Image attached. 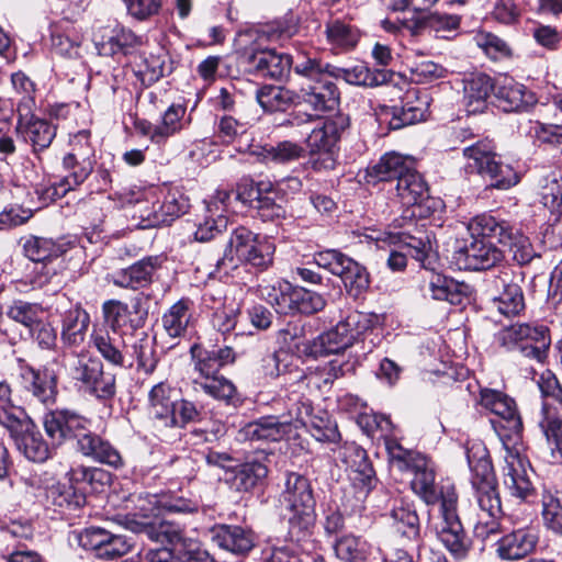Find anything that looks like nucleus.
I'll return each instance as SVG.
<instances>
[{
    "instance_id": "nucleus-1",
    "label": "nucleus",
    "mask_w": 562,
    "mask_h": 562,
    "mask_svg": "<svg viewBox=\"0 0 562 562\" xmlns=\"http://www.w3.org/2000/svg\"><path fill=\"white\" fill-rule=\"evenodd\" d=\"M468 464L471 470L473 497L479 506L476 530L483 526L485 533H493L498 528L503 516L501 495L492 461L485 446L474 442L467 448Z\"/></svg>"
},
{
    "instance_id": "nucleus-2",
    "label": "nucleus",
    "mask_w": 562,
    "mask_h": 562,
    "mask_svg": "<svg viewBox=\"0 0 562 562\" xmlns=\"http://www.w3.org/2000/svg\"><path fill=\"white\" fill-rule=\"evenodd\" d=\"M325 66V61L311 56H297L294 64V71L302 79L297 102L316 113L334 111L339 103V91Z\"/></svg>"
},
{
    "instance_id": "nucleus-3",
    "label": "nucleus",
    "mask_w": 562,
    "mask_h": 562,
    "mask_svg": "<svg viewBox=\"0 0 562 562\" xmlns=\"http://www.w3.org/2000/svg\"><path fill=\"white\" fill-rule=\"evenodd\" d=\"M274 250V245L268 239L239 226L232 232L223 256L216 262V269L218 272L229 274L244 262L259 270H266L273 262Z\"/></svg>"
},
{
    "instance_id": "nucleus-4",
    "label": "nucleus",
    "mask_w": 562,
    "mask_h": 562,
    "mask_svg": "<svg viewBox=\"0 0 562 562\" xmlns=\"http://www.w3.org/2000/svg\"><path fill=\"white\" fill-rule=\"evenodd\" d=\"M278 501L288 519L290 535L305 536L315 521V498L310 480L300 473L288 472Z\"/></svg>"
},
{
    "instance_id": "nucleus-5",
    "label": "nucleus",
    "mask_w": 562,
    "mask_h": 562,
    "mask_svg": "<svg viewBox=\"0 0 562 562\" xmlns=\"http://www.w3.org/2000/svg\"><path fill=\"white\" fill-rule=\"evenodd\" d=\"M148 413L157 426L183 428L199 420L200 411L166 382L154 385L148 394Z\"/></svg>"
},
{
    "instance_id": "nucleus-6",
    "label": "nucleus",
    "mask_w": 562,
    "mask_h": 562,
    "mask_svg": "<svg viewBox=\"0 0 562 562\" xmlns=\"http://www.w3.org/2000/svg\"><path fill=\"white\" fill-rule=\"evenodd\" d=\"M495 149L494 143L487 138L464 146V168L467 172H476L487 178L491 187L505 190L517 184L519 177L510 165L499 160Z\"/></svg>"
},
{
    "instance_id": "nucleus-7",
    "label": "nucleus",
    "mask_w": 562,
    "mask_h": 562,
    "mask_svg": "<svg viewBox=\"0 0 562 562\" xmlns=\"http://www.w3.org/2000/svg\"><path fill=\"white\" fill-rule=\"evenodd\" d=\"M67 370L81 390L99 400L115 395V375L104 371L100 359L87 353H76L68 359Z\"/></svg>"
},
{
    "instance_id": "nucleus-8",
    "label": "nucleus",
    "mask_w": 562,
    "mask_h": 562,
    "mask_svg": "<svg viewBox=\"0 0 562 562\" xmlns=\"http://www.w3.org/2000/svg\"><path fill=\"white\" fill-rule=\"evenodd\" d=\"M502 346L510 349L516 345L520 346L521 353L529 359L543 363L548 357L551 344L550 330L539 324H514L504 328L498 334Z\"/></svg>"
},
{
    "instance_id": "nucleus-9",
    "label": "nucleus",
    "mask_w": 562,
    "mask_h": 562,
    "mask_svg": "<svg viewBox=\"0 0 562 562\" xmlns=\"http://www.w3.org/2000/svg\"><path fill=\"white\" fill-rule=\"evenodd\" d=\"M317 268L338 276L349 295L358 297L369 288V274L364 267L336 249L319 251L314 256Z\"/></svg>"
},
{
    "instance_id": "nucleus-10",
    "label": "nucleus",
    "mask_w": 562,
    "mask_h": 562,
    "mask_svg": "<svg viewBox=\"0 0 562 562\" xmlns=\"http://www.w3.org/2000/svg\"><path fill=\"white\" fill-rule=\"evenodd\" d=\"M370 324L371 319L367 314L352 311L335 327L318 336L314 341L313 352L315 355L338 353L350 347L357 337L370 327Z\"/></svg>"
},
{
    "instance_id": "nucleus-11",
    "label": "nucleus",
    "mask_w": 562,
    "mask_h": 562,
    "mask_svg": "<svg viewBox=\"0 0 562 562\" xmlns=\"http://www.w3.org/2000/svg\"><path fill=\"white\" fill-rule=\"evenodd\" d=\"M505 456L502 468V481L509 495L527 501L533 495L535 488L529 477V461L521 454V445L514 442L508 445L504 441Z\"/></svg>"
},
{
    "instance_id": "nucleus-12",
    "label": "nucleus",
    "mask_w": 562,
    "mask_h": 562,
    "mask_svg": "<svg viewBox=\"0 0 562 562\" xmlns=\"http://www.w3.org/2000/svg\"><path fill=\"white\" fill-rule=\"evenodd\" d=\"M453 262L460 270H487L505 259L504 251L490 239L472 238L453 251Z\"/></svg>"
},
{
    "instance_id": "nucleus-13",
    "label": "nucleus",
    "mask_w": 562,
    "mask_h": 562,
    "mask_svg": "<svg viewBox=\"0 0 562 562\" xmlns=\"http://www.w3.org/2000/svg\"><path fill=\"white\" fill-rule=\"evenodd\" d=\"M340 456L349 469V479L356 490V498L360 505L378 484L375 471L368 459L366 450L355 443L345 445Z\"/></svg>"
},
{
    "instance_id": "nucleus-14",
    "label": "nucleus",
    "mask_w": 562,
    "mask_h": 562,
    "mask_svg": "<svg viewBox=\"0 0 562 562\" xmlns=\"http://www.w3.org/2000/svg\"><path fill=\"white\" fill-rule=\"evenodd\" d=\"M340 138V127L337 122L326 120L315 127L306 138V145L312 155L311 166L316 171L331 170L336 166L333 148Z\"/></svg>"
},
{
    "instance_id": "nucleus-15",
    "label": "nucleus",
    "mask_w": 562,
    "mask_h": 562,
    "mask_svg": "<svg viewBox=\"0 0 562 562\" xmlns=\"http://www.w3.org/2000/svg\"><path fill=\"white\" fill-rule=\"evenodd\" d=\"M80 547L93 551L95 557L105 560L121 558L131 551L132 544L125 536L115 535L100 527H89L77 535Z\"/></svg>"
},
{
    "instance_id": "nucleus-16",
    "label": "nucleus",
    "mask_w": 562,
    "mask_h": 562,
    "mask_svg": "<svg viewBox=\"0 0 562 562\" xmlns=\"http://www.w3.org/2000/svg\"><path fill=\"white\" fill-rule=\"evenodd\" d=\"M481 404L503 420L502 428L509 431L505 435L508 445L519 442L522 431V422L515 401L503 392L484 389L481 391Z\"/></svg>"
},
{
    "instance_id": "nucleus-17",
    "label": "nucleus",
    "mask_w": 562,
    "mask_h": 562,
    "mask_svg": "<svg viewBox=\"0 0 562 562\" xmlns=\"http://www.w3.org/2000/svg\"><path fill=\"white\" fill-rule=\"evenodd\" d=\"M43 425L46 435L56 445L68 439H76L90 426L89 419L71 409H54L44 415Z\"/></svg>"
},
{
    "instance_id": "nucleus-18",
    "label": "nucleus",
    "mask_w": 562,
    "mask_h": 562,
    "mask_svg": "<svg viewBox=\"0 0 562 562\" xmlns=\"http://www.w3.org/2000/svg\"><path fill=\"white\" fill-rule=\"evenodd\" d=\"M345 366L346 363L334 359L316 367H310L306 371H297L293 382L295 386L306 390L310 394L326 391L337 379L345 375Z\"/></svg>"
},
{
    "instance_id": "nucleus-19",
    "label": "nucleus",
    "mask_w": 562,
    "mask_h": 562,
    "mask_svg": "<svg viewBox=\"0 0 562 562\" xmlns=\"http://www.w3.org/2000/svg\"><path fill=\"white\" fill-rule=\"evenodd\" d=\"M495 98L498 108L505 112L525 111L537 102L536 95L512 77L495 80Z\"/></svg>"
},
{
    "instance_id": "nucleus-20",
    "label": "nucleus",
    "mask_w": 562,
    "mask_h": 562,
    "mask_svg": "<svg viewBox=\"0 0 562 562\" xmlns=\"http://www.w3.org/2000/svg\"><path fill=\"white\" fill-rule=\"evenodd\" d=\"M429 106L427 93L419 95L416 90L406 93V101L402 108L385 106L383 112L390 116L389 125L392 130H400L406 125L415 124L426 119Z\"/></svg>"
},
{
    "instance_id": "nucleus-21",
    "label": "nucleus",
    "mask_w": 562,
    "mask_h": 562,
    "mask_svg": "<svg viewBox=\"0 0 562 562\" xmlns=\"http://www.w3.org/2000/svg\"><path fill=\"white\" fill-rule=\"evenodd\" d=\"M128 334L123 331H110L109 329H94L91 334V342L101 357L114 367H132L126 357Z\"/></svg>"
},
{
    "instance_id": "nucleus-22",
    "label": "nucleus",
    "mask_w": 562,
    "mask_h": 562,
    "mask_svg": "<svg viewBox=\"0 0 562 562\" xmlns=\"http://www.w3.org/2000/svg\"><path fill=\"white\" fill-rule=\"evenodd\" d=\"M193 371L196 374L193 379H205L220 374L222 368L235 361V352L232 347L206 349L194 345L191 347Z\"/></svg>"
},
{
    "instance_id": "nucleus-23",
    "label": "nucleus",
    "mask_w": 562,
    "mask_h": 562,
    "mask_svg": "<svg viewBox=\"0 0 562 562\" xmlns=\"http://www.w3.org/2000/svg\"><path fill=\"white\" fill-rule=\"evenodd\" d=\"M20 379L23 389L40 403L50 404L55 402L57 395V376L53 370L47 368L35 370L30 366H22L20 369Z\"/></svg>"
},
{
    "instance_id": "nucleus-24",
    "label": "nucleus",
    "mask_w": 562,
    "mask_h": 562,
    "mask_svg": "<svg viewBox=\"0 0 562 562\" xmlns=\"http://www.w3.org/2000/svg\"><path fill=\"white\" fill-rule=\"evenodd\" d=\"M158 256L145 257L127 268L121 269L111 276V282L123 289L139 290L153 282L156 270L160 267Z\"/></svg>"
},
{
    "instance_id": "nucleus-25",
    "label": "nucleus",
    "mask_w": 562,
    "mask_h": 562,
    "mask_svg": "<svg viewBox=\"0 0 562 562\" xmlns=\"http://www.w3.org/2000/svg\"><path fill=\"white\" fill-rule=\"evenodd\" d=\"M538 540L539 536L536 528H519L503 536L497 541L496 553L502 560H520L536 549Z\"/></svg>"
},
{
    "instance_id": "nucleus-26",
    "label": "nucleus",
    "mask_w": 562,
    "mask_h": 562,
    "mask_svg": "<svg viewBox=\"0 0 562 562\" xmlns=\"http://www.w3.org/2000/svg\"><path fill=\"white\" fill-rule=\"evenodd\" d=\"M78 451L94 462L119 469L124 465L120 451L106 439L90 431L89 427L77 442Z\"/></svg>"
},
{
    "instance_id": "nucleus-27",
    "label": "nucleus",
    "mask_w": 562,
    "mask_h": 562,
    "mask_svg": "<svg viewBox=\"0 0 562 562\" xmlns=\"http://www.w3.org/2000/svg\"><path fill=\"white\" fill-rule=\"evenodd\" d=\"M211 539L218 548L238 555L247 554L255 546L252 532L234 525L213 527Z\"/></svg>"
},
{
    "instance_id": "nucleus-28",
    "label": "nucleus",
    "mask_w": 562,
    "mask_h": 562,
    "mask_svg": "<svg viewBox=\"0 0 562 562\" xmlns=\"http://www.w3.org/2000/svg\"><path fill=\"white\" fill-rule=\"evenodd\" d=\"M249 63L258 75L276 80L285 78L295 64L290 55L271 48L252 53Z\"/></svg>"
},
{
    "instance_id": "nucleus-29",
    "label": "nucleus",
    "mask_w": 562,
    "mask_h": 562,
    "mask_svg": "<svg viewBox=\"0 0 562 562\" xmlns=\"http://www.w3.org/2000/svg\"><path fill=\"white\" fill-rule=\"evenodd\" d=\"M33 428L32 422L26 417L22 429L16 434L10 432V436L14 440L18 450L26 459L33 462H45L52 456V448L44 440L41 432Z\"/></svg>"
},
{
    "instance_id": "nucleus-30",
    "label": "nucleus",
    "mask_w": 562,
    "mask_h": 562,
    "mask_svg": "<svg viewBox=\"0 0 562 562\" xmlns=\"http://www.w3.org/2000/svg\"><path fill=\"white\" fill-rule=\"evenodd\" d=\"M289 432V422L277 416H262L246 424L239 430V437L249 441H280Z\"/></svg>"
},
{
    "instance_id": "nucleus-31",
    "label": "nucleus",
    "mask_w": 562,
    "mask_h": 562,
    "mask_svg": "<svg viewBox=\"0 0 562 562\" xmlns=\"http://www.w3.org/2000/svg\"><path fill=\"white\" fill-rule=\"evenodd\" d=\"M155 338L145 331L135 333L127 336L126 357L128 362L136 360L137 370L150 374L157 367L158 358L156 353Z\"/></svg>"
},
{
    "instance_id": "nucleus-32",
    "label": "nucleus",
    "mask_w": 562,
    "mask_h": 562,
    "mask_svg": "<svg viewBox=\"0 0 562 562\" xmlns=\"http://www.w3.org/2000/svg\"><path fill=\"white\" fill-rule=\"evenodd\" d=\"M327 74L334 79H342L349 85L376 87L385 83L390 76L382 69H370L364 64H358L350 68H342L325 63Z\"/></svg>"
},
{
    "instance_id": "nucleus-33",
    "label": "nucleus",
    "mask_w": 562,
    "mask_h": 562,
    "mask_svg": "<svg viewBox=\"0 0 562 562\" xmlns=\"http://www.w3.org/2000/svg\"><path fill=\"white\" fill-rule=\"evenodd\" d=\"M373 422L375 423L376 429L381 431V436L384 438V445L392 465L402 472L411 470L416 459L423 456L413 450L403 448L400 442L390 437L393 425L389 417L382 415L374 416Z\"/></svg>"
},
{
    "instance_id": "nucleus-34",
    "label": "nucleus",
    "mask_w": 562,
    "mask_h": 562,
    "mask_svg": "<svg viewBox=\"0 0 562 562\" xmlns=\"http://www.w3.org/2000/svg\"><path fill=\"white\" fill-rule=\"evenodd\" d=\"M95 161H87L79 159L68 160V157L63 158V167L68 171V175L55 182L47 189V194L53 198H63L70 190L81 186L94 169Z\"/></svg>"
},
{
    "instance_id": "nucleus-35",
    "label": "nucleus",
    "mask_w": 562,
    "mask_h": 562,
    "mask_svg": "<svg viewBox=\"0 0 562 562\" xmlns=\"http://www.w3.org/2000/svg\"><path fill=\"white\" fill-rule=\"evenodd\" d=\"M464 105L470 114L481 113L487 104L491 92L495 91V81L485 74H471L464 79Z\"/></svg>"
},
{
    "instance_id": "nucleus-36",
    "label": "nucleus",
    "mask_w": 562,
    "mask_h": 562,
    "mask_svg": "<svg viewBox=\"0 0 562 562\" xmlns=\"http://www.w3.org/2000/svg\"><path fill=\"white\" fill-rule=\"evenodd\" d=\"M413 160L398 153H385L376 162L369 166L366 170L368 183L375 184L381 181H391L398 178L408 170Z\"/></svg>"
},
{
    "instance_id": "nucleus-37",
    "label": "nucleus",
    "mask_w": 562,
    "mask_h": 562,
    "mask_svg": "<svg viewBox=\"0 0 562 562\" xmlns=\"http://www.w3.org/2000/svg\"><path fill=\"white\" fill-rule=\"evenodd\" d=\"M502 291L492 300V307L504 316L518 315L525 308V300L520 285L510 278L509 271L498 277Z\"/></svg>"
},
{
    "instance_id": "nucleus-38",
    "label": "nucleus",
    "mask_w": 562,
    "mask_h": 562,
    "mask_svg": "<svg viewBox=\"0 0 562 562\" xmlns=\"http://www.w3.org/2000/svg\"><path fill=\"white\" fill-rule=\"evenodd\" d=\"M468 231L471 238H496L501 244H507L514 239L513 227L509 223L487 213L471 218L468 223Z\"/></svg>"
},
{
    "instance_id": "nucleus-39",
    "label": "nucleus",
    "mask_w": 562,
    "mask_h": 562,
    "mask_svg": "<svg viewBox=\"0 0 562 562\" xmlns=\"http://www.w3.org/2000/svg\"><path fill=\"white\" fill-rule=\"evenodd\" d=\"M267 475L268 467L254 460L235 465L226 476V481L237 492H249L261 484Z\"/></svg>"
},
{
    "instance_id": "nucleus-40",
    "label": "nucleus",
    "mask_w": 562,
    "mask_h": 562,
    "mask_svg": "<svg viewBox=\"0 0 562 562\" xmlns=\"http://www.w3.org/2000/svg\"><path fill=\"white\" fill-rule=\"evenodd\" d=\"M192 383L195 391H202L226 405L236 407L241 402L235 384L221 373L205 379H193Z\"/></svg>"
},
{
    "instance_id": "nucleus-41",
    "label": "nucleus",
    "mask_w": 562,
    "mask_h": 562,
    "mask_svg": "<svg viewBox=\"0 0 562 562\" xmlns=\"http://www.w3.org/2000/svg\"><path fill=\"white\" fill-rule=\"evenodd\" d=\"M286 414L281 417L283 422H289V431L294 426H307L308 417L313 413L312 401L303 393V389L295 386L292 381L286 389Z\"/></svg>"
},
{
    "instance_id": "nucleus-42",
    "label": "nucleus",
    "mask_w": 562,
    "mask_h": 562,
    "mask_svg": "<svg viewBox=\"0 0 562 562\" xmlns=\"http://www.w3.org/2000/svg\"><path fill=\"white\" fill-rule=\"evenodd\" d=\"M133 530L137 533L146 536L153 541L169 544L180 542L182 540L183 533V529L180 527V525L159 518L135 521Z\"/></svg>"
},
{
    "instance_id": "nucleus-43",
    "label": "nucleus",
    "mask_w": 562,
    "mask_h": 562,
    "mask_svg": "<svg viewBox=\"0 0 562 562\" xmlns=\"http://www.w3.org/2000/svg\"><path fill=\"white\" fill-rule=\"evenodd\" d=\"M438 536L454 559L463 560L469 555L472 540L460 520L442 521Z\"/></svg>"
},
{
    "instance_id": "nucleus-44",
    "label": "nucleus",
    "mask_w": 562,
    "mask_h": 562,
    "mask_svg": "<svg viewBox=\"0 0 562 562\" xmlns=\"http://www.w3.org/2000/svg\"><path fill=\"white\" fill-rule=\"evenodd\" d=\"M414 477L411 482L412 490L417 494L426 504H435L439 499V492L435 484V472L430 467L428 460L423 456L417 458L416 462L411 470Z\"/></svg>"
},
{
    "instance_id": "nucleus-45",
    "label": "nucleus",
    "mask_w": 562,
    "mask_h": 562,
    "mask_svg": "<svg viewBox=\"0 0 562 562\" xmlns=\"http://www.w3.org/2000/svg\"><path fill=\"white\" fill-rule=\"evenodd\" d=\"M193 302L182 297L173 303L162 315L161 323L165 331L171 338L186 336L192 321Z\"/></svg>"
},
{
    "instance_id": "nucleus-46",
    "label": "nucleus",
    "mask_w": 562,
    "mask_h": 562,
    "mask_svg": "<svg viewBox=\"0 0 562 562\" xmlns=\"http://www.w3.org/2000/svg\"><path fill=\"white\" fill-rule=\"evenodd\" d=\"M393 528L409 540L420 536V520L415 505L405 499L395 501L390 512Z\"/></svg>"
},
{
    "instance_id": "nucleus-47",
    "label": "nucleus",
    "mask_w": 562,
    "mask_h": 562,
    "mask_svg": "<svg viewBox=\"0 0 562 562\" xmlns=\"http://www.w3.org/2000/svg\"><path fill=\"white\" fill-rule=\"evenodd\" d=\"M402 23L412 34H418L424 29H429L437 36L445 37V33L458 29L460 19L453 14L431 13L424 16H416L415 13L411 19H405Z\"/></svg>"
},
{
    "instance_id": "nucleus-48",
    "label": "nucleus",
    "mask_w": 562,
    "mask_h": 562,
    "mask_svg": "<svg viewBox=\"0 0 562 562\" xmlns=\"http://www.w3.org/2000/svg\"><path fill=\"white\" fill-rule=\"evenodd\" d=\"M273 192V186L270 182H259L256 187H251L248 196L243 198L244 202H256L255 207L262 221H276L284 216V209L281 204L276 203L270 193Z\"/></svg>"
},
{
    "instance_id": "nucleus-49",
    "label": "nucleus",
    "mask_w": 562,
    "mask_h": 562,
    "mask_svg": "<svg viewBox=\"0 0 562 562\" xmlns=\"http://www.w3.org/2000/svg\"><path fill=\"white\" fill-rule=\"evenodd\" d=\"M412 166H408V170L403 172L396 183L397 196L405 206L418 204L428 193L425 180Z\"/></svg>"
},
{
    "instance_id": "nucleus-50",
    "label": "nucleus",
    "mask_w": 562,
    "mask_h": 562,
    "mask_svg": "<svg viewBox=\"0 0 562 562\" xmlns=\"http://www.w3.org/2000/svg\"><path fill=\"white\" fill-rule=\"evenodd\" d=\"M464 285L453 279L441 274H431L428 283L424 288L425 296L429 295L434 300L447 301L450 304L458 305L462 303L464 296Z\"/></svg>"
},
{
    "instance_id": "nucleus-51",
    "label": "nucleus",
    "mask_w": 562,
    "mask_h": 562,
    "mask_svg": "<svg viewBox=\"0 0 562 562\" xmlns=\"http://www.w3.org/2000/svg\"><path fill=\"white\" fill-rule=\"evenodd\" d=\"M140 44V38L131 30L115 27L106 38L95 41V47L100 55L113 56L128 54L131 49Z\"/></svg>"
},
{
    "instance_id": "nucleus-52",
    "label": "nucleus",
    "mask_w": 562,
    "mask_h": 562,
    "mask_svg": "<svg viewBox=\"0 0 562 562\" xmlns=\"http://www.w3.org/2000/svg\"><path fill=\"white\" fill-rule=\"evenodd\" d=\"M11 387L7 382H0V425L9 432H18L25 425L27 417L24 409L13 404Z\"/></svg>"
},
{
    "instance_id": "nucleus-53",
    "label": "nucleus",
    "mask_w": 562,
    "mask_h": 562,
    "mask_svg": "<svg viewBox=\"0 0 562 562\" xmlns=\"http://www.w3.org/2000/svg\"><path fill=\"white\" fill-rule=\"evenodd\" d=\"M294 286L286 281L278 280L274 283L261 285L260 296L269 303L278 314H292V294Z\"/></svg>"
},
{
    "instance_id": "nucleus-54",
    "label": "nucleus",
    "mask_w": 562,
    "mask_h": 562,
    "mask_svg": "<svg viewBox=\"0 0 562 562\" xmlns=\"http://www.w3.org/2000/svg\"><path fill=\"white\" fill-rule=\"evenodd\" d=\"M89 321V314L81 308L66 312L61 327L63 342L68 346H79L83 342Z\"/></svg>"
},
{
    "instance_id": "nucleus-55",
    "label": "nucleus",
    "mask_w": 562,
    "mask_h": 562,
    "mask_svg": "<svg viewBox=\"0 0 562 562\" xmlns=\"http://www.w3.org/2000/svg\"><path fill=\"white\" fill-rule=\"evenodd\" d=\"M186 108L180 104L170 105L164 113L162 122L149 128L147 134L155 144H164L170 136L183 128L182 119Z\"/></svg>"
},
{
    "instance_id": "nucleus-56",
    "label": "nucleus",
    "mask_w": 562,
    "mask_h": 562,
    "mask_svg": "<svg viewBox=\"0 0 562 562\" xmlns=\"http://www.w3.org/2000/svg\"><path fill=\"white\" fill-rule=\"evenodd\" d=\"M539 196L544 207L552 214L562 212V173L550 171L539 180Z\"/></svg>"
},
{
    "instance_id": "nucleus-57",
    "label": "nucleus",
    "mask_w": 562,
    "mask_h": 562,
    "mask_svg": "<svg viewBox=\"0 0 562 562\" xmlns=\"http://www.w3.org/2000/svg\"><path fill=\"white\" fill-rule=\"evenodd\" d=\"M334 551L344 562H366L371 552V546L361 537L349 533L336 539Z\"/></svg>"
},
{
    "instance_id": "nucleus-58",
    "label": "nucleus",
    "mask_w": 562,
    "mask_h": 562,
    "mask_svg": "<svg viewBox=\"0 0 562 562\" xmlns=\"http://www.w3.org/2000/svg\"><path fill=\"white\" fill-rule=\"evenodd\" d=\"M539 426L546 436L553 459L562 463V419L553 411L543 406Z\"/></svg>"
},
{
    "instance_id": "nucleus-59",
    "label": "nucleus",
    "mask_w": 562,
    "mask_h": 562,
    "mask_svg": "<svg viewBox=\"0 0 562 562\" xmlns=\"http://www.w3.org/2000/svg\"><path fill=\"white\" fill-rule=\"evenodd\" d=\"M25 256L35 262H45L58 258L66 251L65 244L52 238L31 236L23 246Z\"/></svg>"
},
{
    "instance_id": "nucleus-60",
    "label": "nucleus",
    "mask_w": 562,
    "mask_h": 562,
    "mask_svg": "<svg viewBox=\"0 0 562 562\" xmlns=\"http://www.w3.org/2000/svg\"><path fill=\"white\" fill-rule=\"evenodd\" d=\"M258 103L265 111H285L295 102L296 94L292 91L277 86H265L257 91Z\"/></svg>"
},
{
    "instance_id": "nucleus-61",
    "label": "nucleus",
    "mask_w": 562,
    "mask_h": 562,
    "mask_svg": "<svg viewBox=\"0 0 562 562\" xmlns=\"http://www.w3.org/2000/svg\"><path fill=\"white\" fill-rule=\"evenodd\" d=\"M252 153L266 162L285 164L301 158L304 148L296 143L283 140L276 146H262Z\"/></svg>"
},
{
    "instance_id": "nucleus-62",
    "label": "nucleus",
    "mask_w": 562,
    "mask_h": 562,
    "mask_svg": "<svg viewBox=\"0 0 562 562\" xmlns=\"http://www.w3.org/2000/svg\"><path fill=\"white\" fill-rule=\"evenodd\" d=\"M189 207L188 200L181 194L169 193L158 210H154L148 220L151 225H169L175 218L184 214Z\"/></svg>"
},
{
    "instance_id": "nucleus-63",
    "label": "nucleus",
    "mask_w": 562,
    "mask_h": 562,
    "mask_svg": "<svg viewBox=\"0 0 562 562\" xmlns=\"http://www.w3.org/2000/svg\"><path fill=\"white\" fill-rule=\"evenodd\" d=\"M326 36L331 45L350 49L357 45L360 34L351 24L334 19L326 24Z\"/></svg>"
},
{
    "instance_id": "nucleus-64",
    "label": "nucleus",
    "mask_w": 562,
    "mask_h": 562,
    "mask_svg": "<svg viewBox=\"0 0 562 562\" xmlns=\"http://www.w3.org/2000/svg\"><path fill=\"white\" fill-rule=\"evenodd\" d=\"M23 135L34 151L44 150L49 147L56 136V127L45 120H31L24 127Z\"/></svg>"
}]
</instances>
